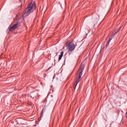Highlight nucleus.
I'll list each match as a JSON object with an SVG mask.
<instances>
[{
  "instance_id": "f257e3e1",
  "label": "nucleus",
  "mask_w": 127,
  "mask_h": 127,
  "mask_svg": "<svg viewBox=\"0 0 127 127\" xmlns=\"http://www.w3.org/2000/svg\"><path fill=\"white\" fill-rule=\"evenodd\" d=\"M84 68H85V65L84 64H81L79 69L78 71V75L77 74L76 77V80L74 84V88L76 89V87H77V85L81 80H82V75H83V71H84Z\"/></svg>"
},
{
  "instance_id": "f03ea898",
  "label": "nucleus",
  "mask_w": 127,
  "mask_h": 127,
  "mask_svg": "<svg viewBox=\"0 0 127 127\" xmlns=\"http://www.w3.org/2000/svg\"><path fill=\"white\" fill-rule=\"evenodd\" d=\"M35 9H36L35 3H30L26 8L25 14H26V15H29V14H30L31 12H33Z\"/></svg>"
},
{
  "instance_id": "7ed1b4c3",
  "label": "nucleus",
  "mask_w": 127,
  "mask_h": 127,
  "mask_svg": "<svg viewBox=\"0 0 127 127\" xmlns=\"http://www.w3.org/2000/svg\"><path fill=\"white\" fill-rule=\"evenodd\" d=\"M67 48L69 51L72 52L75 49V45L73 42H71L68 44Z\"/></svg>"
},
{
  "instance_id": "20e7f679",
  "label": "nucleus",
  "mask_w": 127,
  "mask_h": 127,
  "mask_svg": "<svg viewBox=\"0 0 127 127\" xmlns=\"http://www.w3.org/2000/svg\"><path fill=\"white\" fill-rule=\"evenodd\" d=\"M18 26H19V23H18V22H17L16 23H15L10 28H9V31H12L13 29H16V28H17Z\"/></svg>"
},
{
  "instance_id": "39448f33",
  "label": "nucleus",
  "mask_w": 127,
  "mask_h": 127,
  "mask_svg": "<svg viewBox=\"0 0 127 127\" xmlns=\"http://www.w3.org/2000/svg\"><path fill=\"white\" fill-rule=\"evenodd\" d=\"M46 111V107L44 106L42 110L40 117L38 119V122H40V121H41V118L42 117H43V114H44V113H45Z\"/></svg>"
},
{
  "instance_id": "423d86ee",
  "label": "nucleus",
  "mask_w": 127,
  "mask_h": 127,
  "mask_svg": "<svg viewBox=\"0 0 127 127\" xmlns=\"http://www.w3.org/2000/svg\"><path fill=\"white\" fill-rule=\"evenodd\" d=\"M64 54V52L62 51L61 53V55H60V56L59 57V61H60V60H61V59H62V57H63Z\"/></svg>"
},
{
  "instance_id": "0eeeda50",
  "label": "nucleus",
  "mask_w": 127,
  "mask_h": 127,
  "mask_svg": "<svg viewBox=\"0 0 127 127\" xmlns=\"http://www.w3.org/2000/svg\"><path fill=\"white\" fill-rule=\"evenodd\" d=\"M112 39H113V38H111L109 40L107 43L106 44V47H108V46H109V45L110 44V42H111Z\"/></svg>"
},
{
  "instance_id": "6e6552de",
  "label": "nucleus",
  "mask_w": 127,
  "mask_h": 127,
  "mask_svg": "<svg viewBox=\"0 0 127 127\" xmlns=\"http://www.w3.org/2000/svg\"><path fill=\"white\" fill-rule=\"evenodd\" d=\"M55 74L54 75V77H53V79H54V78H55Z\"/></svg>"
},
{
  "instance_id": "1a4fd4ad",
  "label": "nucleus",
  "mask_w": 127,
  "mask_h": 127,
  "mask_svg": "<svg viewBox=\"0 0 127 127\" xmlns=\"http://www.w3.org/2000/svg\"><path fill=\"white\" fill-rule=\"evenodd\" d=\"M117 32L114 33V35H116V34H117Z\"/></svg>"
},
{
  "instance_id": "9d476101",
  "label": "nucleus",
  "mask_w": 127,
  "mask_h": 127,
  "mask_svg": "<svg viewBox=\"0 0 127 127\" xmlns=\"http://www.w3.org/2000/svg\"><path fill=\"white\" fill-rule=\"evenodd\" d=\"M31 98H32L33 99H34V97H32V96H31Z\"/></svg>"
}]
</instances>
